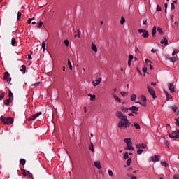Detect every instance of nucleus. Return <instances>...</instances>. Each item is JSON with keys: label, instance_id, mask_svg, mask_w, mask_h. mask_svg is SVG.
Wrapping results in <instances>:
<instances>
[{"label": "nucleus", "instance_id": "nucleus-1", "mask_svg": "<svg viewBox=\"0 0 179 179\" xmlns=\"http://www.w3.org/2000/svg\"><path fill=\"white\" fill-rule=\"evenodd\" d=\"M130 125H131V122H129L128 118H126L124 120H122L118 123V127L120 129H122V128L123 129H127V128L129 127Z\"/></svg>", "mask_w": 179, "mask_h": 179}, {"label": "nucleus", "instance_id": "nucleus-2", "mask_svg": "<svg viewBox=\"0 0 179 179\" xmlns=\"http://www.w3.org/2000/svg\"><path fill=\"white\" fill-rule=\"evenodd\" d=\"M0 120L5 125H10L14 122V119L12 117H6L5 116H1Z\"/></svg>", "mask_w": 179, "mask_h": 179}, {"label": "nucleus", "instance_id": "nucleus-3", "mask_svg": "<svg viewBox=\"0 0 179 179\" xmlns=\"http://www.w3.org/2000/svg\"><path fill=\"white\" fill-rule=\"evenodd\" d=\"M124 143H126V145H127V150H134V147L131 145H132V142L131 141V138H126L124 139Z\"/></svg>", "mask_w": 179, "mask_h": 179}, {"label": "nucleus", "instance_id": "nucleus-4", "mask_svg": "<svg viewBox=\"0 0 179 179\" xmlns=\"http://www.w3.org/2000/svg\"><path fill=\"white\" fill-rule=\"evenodd\" d=\"M138 33H143L142 34V36L144 38H149V32L148 30L146 29H138Z\"/></svg>", "mask_w": 179, "mask_h": 179}, {"label": "nucleus", "instance_id": "nucleus-5", "mask_svg": "<svg viewBox=\"0 0 179 179\" xmlns=\"http://www.w3.org/2000/svg\"><path fill=\"white\" fill-rule=\"evenodd\" d=\"M169 136L171 138H179V129L175 131H173V133H169Z\"/></svg>", "mask_w": 179, "mask_h": 179}, {"label": "nucleus", "instance_id": "nucleus-6", "mask_svg": "<svg viewBox=\"0 0 179 179\" xmlns=\"http://www.w3.org/2000/svg\"><path fill=\"white\" fill-rule=\"evenodd\" d=\"M116 117L121 120L127 119V116L122 113L121 111L116 112Z\"/></svg>", "mask_w": 179, "mask_h": 179}, {"label": "nucleus", "instance_id": "nucleus-7", "mask_svg": "<svg viewBox=\"0 0 179 179\" xmlns=\"http://www.w3.org/2000/svg\"><path fill=\"white\" fill-rule=\"evenodd\" d=\"M147 88L148 90L149 93L152 96V99H156V92L153 88H152L150 86H147Z\"/></svg>", "mask_w": 179, "mask_h": 179}, {"label": "nucleus", "instance_id": "nucleus-8", "mask_svg": "<svg viewBox=\"0 0 179 179\" xmlns=\"http://www.w3.org/2000/svg\"><path fill=\"white\" fill-rule=\"evenodd\" d=\"M3 80H6V82L11 81L12 79H11L10 73L8 72L4 73Z\"/></svg>", "mask_w": 179, "mask_h": 179}, {"label": "nucleus", "instance_id": "nucleus-9", "mask_svg": "<svg viewBox=\"0 0 179 179\" xmlns=\"http://www.w3.org/2000/svg\"><path fill=\"white\" fill-rule=\"evenodd\" d=\"M138 109H139V108L137 106H133L129 108V110L130 111H131V113L134 114H138V113H136V112L138 111Z\"/></svg>", "mask_w": 179, "mask_h": 179}, {"label": "nucleus", "instance_id": "nucleus-10", "mask_svg": "<svg viewBox=\"0 0 179 179\" xmlns=\"http://www.w3.org/2000/svg\"><path fill=\"white\" fill-rule=\"evenodd\" d=\"M136 145V148H137V149H141V148H143V149H146L147 148V145L146 144H144V143H141V144H139V143H138V144H136L135 145Z\"/></svg>", "mask_w": 179, "mask_h": 179}, {"label": "nucleus", "instance_id": "nucleus-11", "mask_svg": "<svg viewBox=\"0 0 179 179\" xmlns=\"http://www.w3.org/2000/svg\"><path fill=\"white\" fill-rule=\"evenodd\" d=\"M168 87H169V90L172 92H175L176 90H175V87H174V85L173 83H169L168 84Z\"/></svg>", "mask_w": 179, "mask_h": 179}, {"label": "nucleus", "instance_id": "nucleus-12", "mask_svg": "<svg viewBox=\"0 0 179 179\" xmlns=\"http://www.w3.org/2000/svg\"><path fill=\"white\" fill-rule=\"evenodd\" d=\"M150 159L153 162H157L158 161H160V156H157V155L152 156Z\"/></svg>", "mask_w": 179, "mask_h": 179}, {"label": "nucleus", "instance_id": "nucleus-13", "mask_svg": "<svg viewBox=\"0 0 179 179\" xmlns=\"http://www.w3.org/2000/svg\"><path fill=\"white\" fill-rule=\"evenodd\" d=\"M156 34H157V27L154 26L152 29V36L153 38L156 37Z\"/></svg>", "mask_w": 179, "mask_h": 179}, {"label": "nucleus", "instance_id": "nucleus-14", "mask_svg": "<svg viewBox=\"0 0 179 179\" xmlns=\"http://www.w3.org/2000/svg\"><path fill=\"white\" fill-rule=\"evenodd\" d=\"M141 99L143 101V106H146L147 98L145 95L141 96Z\"/></svg>", "mask_w": 179, "mask_h": 179}, {"label": "nucleus", "instance_id": "nucleus-15", "mask_svg": "<svg viewBox=\"0 0 179 179\" xmlns=\"http://www.w3.org/2000/svg\"><path fill=\"white\" fill-rule=\"evenodd\" d=\"M133 59H134V56L132 55H129V61L127 62V64L129 65V66H131Z\"/></svg>", "mask_w": 179, "mask_h": 179}, {"label": "nucleus", "instance_id": "nucleus-16", "mask_svg": "<svg viewBox=\"0 0 179 179\" xmlns=\"http://www.w3.org/2000/svg\"><path fill=\"white\" fill-rule=\"evenodd\" d=\"M161 44H164L165 46L168 45V40L166 37L164 36L163 38L161 40Z\"/></svg>", "mask_w": 179, "mask_h": 179}, {"label": "nucleus", "instance_id": "nucleus-17", "mask_svg": "<svg viewBox=\"0 0 179 179\" xmlns=\"http://www.w3.org/2000/svg\"><path fill=\"white\" fill-rule=\"evenodd\" d=\"M113 97V99H115V100H116V101H117L118 103H121V99L115 94V93H112Z\"/></svg>", "mask_w": 179, "mask_h": 179}, {"label": "nucleus", "instance_id": "nucleus-18", "mask_svg": "<svg viewBox=\"0 0 179 179\" xmlns=\"http://www.w3.org/2000/svg\"><path fill=\"white\" fill-rule=\"evenodd\" d=\"M101 78H98V79L95 80V81L92 82V85L94 86H97V85H99L101 83Z\"/></svg>", "mask_w": 179, "mask_h": 179}, {"label": "nucleus", "instance_id": "nucleus-19", "mask_svg": "<svg viewBox=\"0 0 179 179\" xmlns=\"http://www.w3.org/2000/svg\"><path fill=\"white\" fill-rule=\"evenodd\" d=\"M13 93L12 92V91L10 90H8V99L10 100L13 101Z\"/></svg>", "mask_w": 179, "mask_h": 179}, {"label": "nucleus", "instance_id": "nucleus-20", "mask_svg": "<svg viewBox=\"0 0 179 179\" xmlns=\"http://www.w3.org/2000/svg\"><path fill=\"white\" fill-rule=\"evenodd\" d=\"M94 164L95 167H96V169H101V166L100 164V162L99 161L94 162Z\"/></svg>", "mask_w": 179, "mask_h": 179}, {"label": "nucleus", "instance_id": "nucleus-21", "mask_svg": "<svg viewBox=\"0 0 179 179\" xmlns=\"http://www.w3.org/2000/svg\"><path fill=\"white\" fill-rule=\"evenodd\" d=\"M12 102H13V101L11 99H6L3 101L5 106H9Z\"/></svg>", "mask_w": 179, "mask_h": 179}, {"label": "nucleus", "instance_id": "nucleus-22", "mask_svg": "<svg viewBox=\"0 0 179 179\" xmlns=\"http://www.w3.org/2000/svg\"><path fill=\"white\" fill-rule=\"evenodd\" d=\"M67 65H68L69 69H70L71 71H72V70H73V66H72V63H71L70 59H68Z\"/></svg>", "mask_w": 179, "mask_h": 179}, {"label": "nucleus", "instance_id": "nucleus-23", "mask_svg": "<svg viewBox=\"0 0 179 179\" xmlns=\"http://www.w3.org/2000/svg\"><path fill=\"white\" fill-rule=\"evenodd\" d=\"M89 150H91L92 152H94V146L93 145L92 143H90Z\"/></svg>", "mask_w": 179, "mask_h": 179}, {"label": "nucleus", "instance_id": "nucleus-24", "mask_svg": "<svg viewBox=\"0 0 179 179\" xmlns=\"http://www.w3.org/2000/svg\"><path fill=\"white\" fill-rule=\"evenodd\" d=\"M21 69H20V71L22 73H26V66H24V64H22V66H21Z\"/></svg>", "mask_w": 179, "mask_h": 179}, {"label": "nucleus", "instance_id": "nucleus-25", "mask_svg": "<svg viewBox=\"0 0 179 179\" xmlns=\"http://www.w3.org/2000/svg\"><path fill=\"white\" fill-rule=\"evenodd\" d=\"M164 92L166 95V99L167 100H169L170 99H172V96L166 90H164Z\"/></svg>", "mask_w": 179, "mask_h": 179}, {"label": "nucleus", "instance_id": "nucleus-26", "mask_svg": "<svg viewBox=\"0 0 179 179\" xmlns=\"http://www.w3.org/2000/svg\"><path fill=\"white\" fill-rule=\"evenodd\" d=\"M130 100H131V101H135V100H136V94H133L130 97Z\"/></svg>", "mask_w": 179, "mask_h": 179}, {"label": "nucleus", "instance_id": "nucleus-27", "mask_svg": "<svg viewBox=\"0 0 179 179\" xmlns=\"http://www.w3.org/2000/svg\"><path fill=\"white\" fill-rule=\"evenodd\" d=\"M92 50L94 52H97V47L96 46V45H94V43H92Z\"/></svg>", "mask_w": 179, "mask_h": 179}, {"label": "nucleus", "instance_id": "nucleus-28", "mask_svg": "<svg viewBox=\"0 0 179 179\" xmlns=\"http://www.w3.org/2000/svg\"><path fill=\"white\" fill-rule=\"evenodd\" d=\"M134 126L135 129H141L140 124L137 122H134Z\"/></svg>", "mask_w": 179, "mask_h": 179}, {"label": "nucleus", "instance_id": "nucleus-29", "mask_svg": "<svg viewBox=\"0 0 179 179\" xmlns=\"http://www.w3.org/2000/svg\"><path fill=\"white\" fill-rule=\"evenodd\" d=\"M161 164L162 166H164V167H169V164L166 161H162Z\"/></svg>", "mask_w": 179, "mask_h": 179}, {"label": "nucleus", "instance_id": "nucleus-30", "mask_svg": "<svg viewBox=\"0 0 179 179\" xmlns=\"http://www.w3.org/2000/svg\"><path fill=\"white\" fill-rule=\"evenodd\" d=\"M16 44H17L16 38H13L11 40V45H12V46H15Z\"/></svg>", "mask_w": 179, "mask_h": 179}, {"label": "nucleus", "instance_id": "nucleus-31", "mask_svg": "<svg viewBox=\"0 0 179 179\" xmlns=\"http://www.w3.org/2000/svg\"><path fill=\"white\" fill-rule=\"evenodd\" d=\"M164 143L165 145V146L169 148V143L168 141L166 139V137H164Z\"/></svg>", "mask_w": 179, "mask_h": 179}, {"label": "nucleus", "instance_id": "nucleus-32", "mask_svg": "<svg viewBox=\"0 0 179 179\" xmlns=\"http://www.w3.org/2000/svg\"><path fill=\"white\" fill-rule=\"evenodd\" d=\"M157 31H158V33H159V34H163V29H162V28H160V27H157Z\"/></svg>", "mask_w": 179, "mask_h": 179}, {"label": "nucleus", "instance_id": "nucleus-33", "mask_svg": "<svg viewBox=\"0 0 179 179\" xmlns=\"http://www.w3.org/2000/svg\"><path fill=\"white\" fill-rule=\"evenodd\" d=\"M20 163L22 164V166H24V164H26V159H20Z\"/></svg>", "mask_w": 179, "mask_h": 179}, {"label": "nucleus", "instance_id": "nucleus-34", "mask_svg": "<svg viewBox=\"0 0 179 179\" xmlns=\"http://www.w3.org/2000/svg\"><path fill=\"white\" fill-rule=\"evenodd\" d=\"M42 114L41 111H39L36 113V114H34V117L36 119L38 117H39Z\"/></svg>", "mask_w": 179, "mask_h": 179}, {"label": "nucleus", "instance_id": "nucleus-35", "mask_svg": "<svg viewBox=\"0 0 179 179\" xmlns=\"http://www.w3.org/2000/svg\"><path fill=\"white\" fill-rule=\"evenodd\" d=\"M21 17H22V13L21 12H17V20H20Z\"/></svg>", "mask_w": 179, "mask_h": 179}, {"label": "nucleus", "instance_id": "nucleus-36", "mask_svg": "<svg viewBox=\"0 0 179 179\" xmlns=\"http://www.w3.org/2000/svg\"><path fill=\"white\" fill-rule=\"evenodd\" d=\"M145 64H147V65H152V61H150V59H145Z\"/></svg>", "mask_w": 179, "mask_h": 179}, {"label": "nucleus", "instance_id": "nucleus-37", "mask_svg": "<svg viewBox=\"0 0 179 179\" xmlns=\"http://www.w3.org/2000/svg\"><path fill=\"white\" fill-rule=\"evenodd\" d=\"M36 119V117H34V115H31L29 118H28V121H33Z\"/></svg>", "mask_w": 179, "mask_h": 179}, {"label": "nucleus", "instance_id": "nucleus-38", "mask_svg": "<svg viewBox=\"0 0 179 179\" xmlns=\"http://www.w3.org/2000/svg\"><path fill=\"white\" fill-rule=\"evenodd\" d=\"M120 94H122V97H127L128 95V92H121Z\"/></svg>", "mask_w": 179, "mask_h": 179}, {"label": "nucleus", "instance_id": "nucleus-39", "mask_svg": "<svg viewBox=\"0 0 179 179\" xmlns=\"http://www.w3.org/2000/svg\"><path fill=\"white\" fill-rule=\"evenodd\" d=\"M122 112L128 113L129 110V108H125V107H122Z\"/></svg>", "mask_w": 179, "mask_h": 179}, {"label": "nucleus", "instance_id": "nucleus-40", "mask_svg": "<svg viewBox=\"0 0 179 179\" xmlns=\"http://www.w3.org/2000/svg\"><path fill=\"white\" fill-rule=\"evenodd\" d=\"M132 162V160L131 158H129V159H127V166H131V163Z\"/></svg>", "mask_w": 179, "mask_h": 179}, {"label": "nucleus", "instance_id": "nucleus-41", "mask_svg": "<svg viewBox=\"0 0 179 179\" xmlns=\"http://www.w3.org/2000/svg\"><path fill=\"white\" fill-rule=\"evenodd\" d=\"M90 100L91 101H94V100H96V95L93 94L92 96H91Z\"/></svg>", "mask_w": 179, "mask_h": 179}, {"label": "nucleus", "instance_id": "nucleus-42", "mask_svg": "<svg viewBox=\"0 0 179 179\" xmlns=\"http://www.w3.org/2000/svg\"><path fill=\"white\" fill-rule=\"evenodd\" d=\"M5 97V92H3L0 94V100H3Z\"/></svg>", "mask_w": 179, "mask_h": 179}, {"label": "nucleus", "instance_id": "nucleus-43", "mask_svg": "<svg viewBox=\"0 0 179 179\" xmlns=\"http://www.w3.org/2000/svg\"><path fill=\"white\" fill-rule=\"evenodd\" d=\"M64 45H65L66 47H69V40H67V39L64 40Z\"/></svg>", "mask_w": 179, "mask_h": 179}, {"label": "nucleus", "instance_id": "nucleus-44", "mask_svg": "<svg viewBox=\"0 0 179 179\" xmlns=\"http://www.w3.org/2000/svg\"><path fill=\"white\" fill-rule=\"evenodd\" d=\"M124 159H129L128 152L124 153Z\"/></svg>", "mask_w": 179, "mask_h": 179}, {"label": "nucleus", "instance_id": "nucleus-45", "mask_svg": "<svg viewBox=\"0 0 179 179\" xmlns=\"http://www.w3.org/2000/svg\"><path fill=\"white\" fill-rule=\"evenodd\" d=\"M21 171H22L24 176H25V177L27 176V173H26V170L21 169Z\"/></svg>", "mask_w": 179, "mask_h": 179}, {"label": "nucleus", "instance_id": "nucleus-46", "mask_svg": "<svg viewBox=\"0 0 179 179\" xmlns=\"http://www.w3.org/2000/svg\"><path fill=\"white\" fill-rule=\"evenodd\" d=\"M169 60L172 62H175L176 61V58L175 57H170Z\"/></svg>", "mask_w": 179, "mask_h": 179}, {"label": "nucleus", "instance_id": "nucleus-47", "mask_svg": "<svg viewBox=\"0 0 179 179\" xmlns=\"http://www.w3.org/2000/svg\"><path fill=\"white\" fill-rule=\"evenodd\" d=\"M27 174H28V177L29 178H33V175H32V173H30L29 171H27Z\"/></svg>", "mask_w": 179, "mask_h": 179}, {"label": "nucleus", "instance_id": "nucleus-48", "mask_svg": "<svg viewBox=\"0 0 179 179\" xmlns=\"http://www.w3.org/2000/svg\"><path fill=\"white\" fill-rule=\"evenodd\" d=\"M45 45H46L45 42H43L42 43V48L43 49V52L45 50Z\"/></svg>", "mask_w": 179, "mask_h": 179}, {"label": "nucleus", "instance_id": "nucleus-49", "mask_svg": "<svg viewBox=\"0 0 179 179\" xmlns=\"http://www.w3.org/2000/svg\"><path fill=\"white\" fill-rule=\"evenodd\" d=\"M143 150L141 149H138L137 150V155H141L143 153Z\"/></svg>", "mask_w": 179, "mask_h": 179}, {"label": "nucleus", "instance_id": "nucleus-50", "mask_svg": "<svg viewBox=\"0 0 179 179\" xmlns=\"http://www.w3.org/2000/svg\"><path fill=\"white\" fill-rule=\"evenodd\" d=\"M157 11L158 12L162 11V7L159 5L157 6Z\"/></svg>", "mask_w": 179, "mask_h": 179}, {"label": "nucleus", "instance_id": "nucleus-51", "mask_svg": "<svg viewBox=\"0 0 179 179\" xmlns=\"http://www.w3.org/2000/svg\"><path fill=\"white\" fill-rule=\"evenodd\" d=\"M125 22H126V20H125L124 17H122L121 19V21H120L121 24H123Z\"/></svg>", "mask_w": 179, "mask_h": 179}, {"label": "nucleus", "instance_id": "nucleus-52", "mask_svg": "<svg viewBox=\"0 0 179 179\" xmlns=\"http://www.w3.org/2000/svg\"><path fill=\"white\" fill-rule=\"evenodd\" d=\"M77 31H78V34H76V35L74 36V37H75V38H77V37L78 36V38H80V30L78 29Z\"/></svg>", "mask_w": 179, "mask_h": 179}, {"label": "nucleus", "instance_id": "nucleus-53", "mask_svg": "<svg viewBox=\"0 0 179 179\" xmlns=\"http://www.w3.org/2000/svg\"><path fill=\"white\" fill-rule=\"evenodd\" d=\"M40 82L37 83H35V84H32L31 86H34L35 87H37L39 85H40Z\"/></svg>", "mask_w": 179, "mask_h": 179}, {"label": "nucleus", "instance_id": "nucleus-54", "mask_svg": "<svg viewBox=\"0 0 179 179\" xmlns=\"http://www.w3.org/2000/svg\"><path fill=\"white\" fill-rule=\"evenodd\" d=\"M147 71H148L147 67H145V66H144V67H143V72L144 73H145L147 72Z\"/></svg>", "mask_w": 179, "mask_h": 179}, {"label": "nucleus", "instance_id": "nucleus-55", "mask_svg": "<svg viewBox=\"0 0 179 179\" xmlns=\"http://www.w3.org/2000/svg\"><path fill=\"white\" fill-rule=\"evenodd\" d=\"M176 124L177 126H178V127H179V117H178V118H176Z\"/></svg>", "mask_w": 179, "mask_h": 179}, {"label": "nucleus", "instance_id": "nucleus-56", "mask_svg": "<svg viewBox=\"0 0 179 179\" xmlns=\"http://www.w3.org/2000/svg\"><path fill=\"white\" fill-rule=\"evenodd\" d=\"M148 22V19L143 20V24L146 25Z\"/></svg>", "mask_w": 179, "mask_h": 179}, {"label": "nucleus", "instance_id": "nucleus-57", "mask_svg": "<svg viewBox=\"0 0 179 179\" xmlns=\"http://www.w3.org/2000/svg\"><path fill=\"white\" fill-rule=\"evenodd\" d=\"M108 175H109V176H111V177L113 176V173L111 170L108 171Z\"/></svg>", "mask_w": 179, "mask_h": 179}, {"label": "nucleus", "instance_id": "nucleus-58", "mask_svg": "<svg viewBox=\"0 0 179 179\" xmlns=\"http://www.w3.org/2000/svg\"><path fill=\"white\" fill-rule=\"evenodd\" d=\"M172 110L174 111V112H176V110H177V106H172Z\"/></svg>", "mask_w": 179, "mask_h": 179}, {"label": "nucleus", "instance_id": "nucleus-59", "mask_svg": "<svg viewBox=\"0 0 179 179\" xmlns=\"http://www.w3.org/2000/svg\"><path fill=\"white\" fill-rule=\"evenodd\" d=\"M42 25H43V22H42V21H40V22H39V24H38V29H40V27H41Z\"/></svg>", "mask_w": 179, "mask_h": 179}, {"label": "nucleus", "instance_id": "nucleus-60", "mask_svg": "<svg viewBox=\"0 0 179 179\" xmlns=\"http://www.w3.org/2000/svg\"><path fill=\"white\" fill-rule=\"evenodd\" d=\"M34 17H33V18H29V19L27 20V23H28V24H30V23L31 22L32 20H34Z\"/></svg>", "mask_w": 179, "mask_h": 179}, {"label": "nucleus", "instance_id": "nucleus-61", "mask_svg": "<svg viewBox=\"0 0 179 179\" xmlns=\"http://www.w3.org/2000/svg\"><path fill=\"white\" fill-rule=\"evenodd\" d=\"M173 179H179V176L175 175Z\"/></svg>", "mask_w": 179, "mask_h": 179}, {"label": "nucleus", "instance_id": "nucleus-62", "mask_svg": "<svg viewBox=\"0 0 179 179\" xmlns=\"http://www.w3.org/2000/svg\"><path fill=\"white\" fill-rule=\"evenodd\" d=\"M31 59H32L31 55H28V60L30 61Z\"/></svg>", "mask_w": 179, "mask_h": 179}, {"label": "nucleus", "instance_id": "nucleus-63", "mask_svg": "<svg viewBox=\"0 0 179 179\" xmlns=\"http://www.w3.org/2000/svg\"><path fill=\"white\" fill-rule=\"evenodd\" d=\"M167 7H168V4L165 3V13H166Z\"/></svg>", "mask_w": 179, "mask_h": 179}, {"label": "nucleus", "instance_id": "nucleus-64", "mask_svg": "<svg viewBox=\"0 0 179 179\" xmlns=\"http://www.w3.org/2000/svg\"><path fill=\"white\" fill-rule=\"evenodd\" d=\"M171 9L172 10H174L175 9V6L173 3L171 4Z\"/></svg>", "mask_w": 179, "mask_h": 179}]
</instances>
